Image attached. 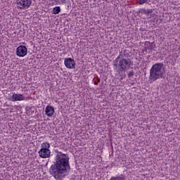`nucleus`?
I'll list each match as a JSON object with an SVG mask.
<instances>
[{
	"mask_svg": "<svg viewBox=\"0 0 180 180\" xmlns=\"http://www.w3.org/2000/svg\"><path fill=\"white\" fill-rule=\"evenodd\" d=\"M70 157L62 152H57L56 162L51 166L49 172L55 179H60L61 176L70 172Z\"/></svg>",
	"mask_w": 180,
	"mask_h": 180,
	"instance_id": "f257e3e1",
	"label": "nucleus"
},
{
	"mask_svg": "<svg viewBox=\"0 0 180 180\" xmlns=\"http://www.w3.org/2000/svg\"><path fill=\"white\" fill-rule=\"evenodd\" d=\"M129 57H130V51L129 50L124 49L120 52V55L115 60H112L113 70L119 72V74L123 72V71L130 70V67L133 65V62Z\"/></svg>",
	"mask_w": 180,
	"mask_h": 180,
	"instance_id": "f03ea898",
	"label": "nucleus"
},
{
	"mask_svg": "<svg viewBox=\"0 0 180 180\" xmlns=\"http://www.w3.org/2000/svg\"><path fill=\"white\" fill-rule=\"evenodd\" d=\"M164 74H165L164 63H155L152 65L150 70L149 79H150V81H157V79H161L162 78H164Z\"/></svg>",
	"mask_w": 180,
	"mask_h": 180,
	"instance_id": "7ed1b4c3",
	"label": "nucleus"
},
{
	"mask_svg": "<svg viewBox=\"0 0 180 180\" xmlns=\"http://www.w3.org/2000/svg\"><path fill=\"white\" fill-rule=\"evenodd\" d=\"M38 154L41 158H50L51 151L50 150V143L45 142L41 144V149Z\"/></svg>",
	"mask_w": 180,
	"mask_h": 180,
	"instance_id": "20e7f679",
	"label": "nucleus"
},
{
	"mask_svg": "<svg viewBox=\"0 0 180 180\" xmlns=\"http://www.w3.org/2000/svg\"><path fill=\"white\" fill-rule=\"evenodd\" d=\"M16 5L19 9H29L32 5V0H16Z\"/></svg>",
	"mask_w": 180,
	"mask_h": 180,
	"instance_id": "39448f33",
	"label": "nucleus"
},
{
	"mask_svg": "<svg viewBox=\"0 0 180 180\" xmlns=\"http://www.w3.org/2000/svg\"><path fill=\"white\" fill-rule=\"evenodd\" d=\"M15 54L18 57H25L27 55V48H26V46H19L16 49Z\"/></svg>",
	"mask_w": 180,
	"mask_h": 180,
	"instance_id": "423d86ee",
	"label": "nucleus"
},
{
	"mask_svg": "<svg viewBox=\"0 0 180 180\" xmlns=\"http://www.w3.org/2000/svg\"><path fill=\"white\" fill-rule=\"evenodd\" d=\"M65 67L69 68V70H72L75 68V60L71 58H65L64 60Z\"/></svg>",
	"mask_w": 180,
	"mask_h": 180,
	"instance_id": "0eeeda50",
	"label": "nucleus"
},
{
	"mask_svg": "<svg viewBox=\"0 0 180 180\" xmlns=\"http://www.w3.org/2000/svg\"><path fill=\"white\" fill-rule=\"evenodd\" d=\"M25 98L23 94H19L14 93L10 98L12 102H16L18 101H25Z\"/></svg>",
	"mask_w": 180,
	"mask_h": 180,
	"instance_id": "6e6552de",
	"label": "nucleus"
},
{
	"mask_svg": "<svg viewBox=\"0 0 180 180\" xmlns=\"http://www.w3.org/2000/svg\"><path fill=\"white\" fill-rule=\"evenodd\" d=\"M45 112L46 116L51 117V115H54V107L51 105H47L45 108Z\"/></svg>",
	"mask_w": 180,
	"mask_h": 180,
	"instance_id": "1a4fd4ad",
	"label": "nucleus"
},
{
	"mask_svg": "<svg viewBox=\"0 0 180 180\" xmlns=\"http://www.w3.org/2000/svg\"><path fill=\"white\" fill-rule=\"evenodd\" d=\"M127 176L124 174H121L120 176H112L110 180H127Z\"/></svg>",
	"mask_w": 180,
	"mask_h": 180,
	"instance_id": "9d476101",
	"label": "nucleus"
},
{
	"mask_svg": "<svg viewBox=\"0 0 180 180\" xmlns=\"http://www.w3.org/2000/svg\"><path fill=\"white\" fill-rule=\"evenodd\" d=\"M60 12H61V8L60 6H56L52 10L53 15H58Z\"/></svg>",
	"mask_w": 180,
	"mask_h": 180,
	"instance_id": "9b49d317",
	"label": "nucleus"
},
{
	"mask_svg": "<svg viewBox=\"0 0 180 180\" xmlns=\"http://www.w3.org/2000/svg\"><path fill=\"white\" fill-rule=\"evenodd\" d=\"M148 0H139V5H144V4H147Z\"/></svg>",
	"mask_w": 180,
	"mask_h": 180,
	"instance_id": "f8f14e48",
	"label": "nucleus"
},
{
	"mask_svg": "<svg viewBox=\"0 0 180 180\" xmlns=\"http://www.w3.org/2000/svg\"><path fill=\"white\" fill-rule=\"evenodd\" d=\"M51 2H58L60 0H51ZM60 4H67V0H60Z\"/></svg>",
	"mask_w": 180,
	"mask_h": 180,
	"instance_id": "ddd939ff",
	"label": "nucleus"
},
{
	"mask_svg": "<svg viewBox=\"0 0 180 180\" xmlns=\"http://www.w3.org/2000/svg\"><path fill=\"white\" fill-rule=\"evenodd\" d=\"M134 76V72L133 70H131L128 74V77L130 78L131 77Z\"/></svg>",
	"mask_w": 180,
	"mask_h": 180,
	"instance_id": "4468645a",
	"label": "nucleus"
},
{
	"mask_svg": "<svg viewBox=\"0 0 180 180\" xmlns=\"http://www.w3.org/2000/svg\"><path fill=\"white\" fill-rule=\"evenodd\" d=\"M140 12H141V13H144L145 15H148V13H147V10L144 9V8H142Z\"/></svg>",
	"mask_w": 180,
	"mask_h": 180,
	"instance_id": "2eb2a0df",
	"label": "nucleus"
},
{
	"mask_svg": "<svg viewBox=\"0 0 180 180\" xmlns=\"http://www.w3.org/2000/svg\"><path fill=\"white\" fill-rule=\"evenodd\" d=\"M150 44H151V43L150 41L145 42V46H147L148 47L150 46Z\"/></svg>",
	"mask_w": 180,
	"mask_h": 180,
	"instance_id": "dca6fc26",
	"label": "nucleus"
},
{
	"mask_svg": "<svg viewBox=\"0 0 180 180\" xmlns=\"http://www.w3.org/2000/svg\"><path fill=\"white\" fill-rule=\"evenodd\" d=\"M147 13H148H148H153V9H148Z\"/></svg>",
	"mask_w": 180,
	"mask_h": 180,
	"instance_id": "f3484780",
	"label": "nucleus"
},
{
	"mask_svg": "<svg viewBox=\"0 0 180 180\" xmlns=\"http://www.w3.org/2000/svg\"><path fill=\"white\" fill-rule=\"evenodd\" d=\"M148 47L150 50H151V49H153V44H150Z\"/></svg>",
	"mask_w": 180,
	"mask_h": 180,
	"instance_id": "a211bd4d",
	"label": "nucleus"
},
{
	"mask_svg": "<svg viewBox=\"0 0 180 180\" xmlns=\"http://www.w3.org/2000/svg\"><path fill=\"white\" fill-rule=\"evenodd\" d=\"M97 82H101V79L97 78Z\"/></svg>",
	"mask_w": 180,
	"mask_h": 180,
	"instance_id": "6ab92c4d",
	"label": "nucleus"
},
{
	"mask_svg": "<svg viewBox=\"0 0 180 180\" xmlns=\"http://www.w3.org/2000/svg\"><path fill=\"white\" fill-rule=\"evenodd\" d=\"M94 85H98V82H94Z\"/></svg>",
	"mask_w": 180,
	"mask_h": 180,
	"instance_id": "aec40b11",
	"label": "nucleus"
},
{
	"mask_svg": "<svg viewBox=\"0 0 180 180\" xmlns=\"http://www.w3.org/2000/svg\"><path fill=\"white\" fill-rule=\"evenodd\" d=\"M120 81H122V80L123 79V77H121V78H120Z\"/></svg>",
	"mask_w": 180,
	"mask_h": 180,
	"instance_id": "412c9836",
	"label": "nucleus"
},
{
	"mask_svg": "<svg viewBox=\"0 0 180 180\" xmlns=\"http://www.w3.org/2000/svg\"><path fill=\"white\" fill-rule=\"evenodd\" d=\"M93 81H95V78L93 79Z\"/></svg>",
	"mask_w": 180,
	"mask_h": 180,
	"instance_id": "4be33fe9",
	"label": "nucleus"
}]
</instances>
